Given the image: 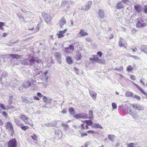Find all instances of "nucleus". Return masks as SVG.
Instances as JSON below:
<instances>
[{"instance_id": "1", "label": "nucleus", "mask_w": 147, "mask_h": 147, "mask_svg": "<svg viewBox=\"0 0 147 147\" xmlns=\"http://www.w3.org/2000/svg\"><path fill=\"white\" fill-rule=\"evenodd\" d=\"M33 82V80H32L24 81L22 85L20 87L19 90L22 92L24 91L23 88L25 89L28 88L31 86L32 82Z\"/></svg>"}, {"instance_id": "2", "label": "nucleus", "mask_w": 147, "mask_h": 147, "mask_svg": "<svg viewBox=\"0 0 147 147\" xmlns=\"http://www.w3.org/2000/svg\"><path fill=\"white\" fill-rule=\"evenodd\" d=\"M29 64L31 65H34L36 63H39L40 61L39 59L36 57L32 56L29 58Z\"/></svg>"}, {"instance_id": "3", "label": "nucleus", "mask_w": 147, "mask_h": 147, "mask_svg": "<svg viewBox=\"0 0 147 147\" xmlns=\"http://www.w3.org/2000/svg\"><path fill=\"white\" fill-rule=\"evenodd\" d=\"M54 55L57 63L59 64H61L62 53L61 52H56L54 53Z\"/></svg>"}, {"instance_id": "4", "label": "nucleus", "mask_w": 147, "mask_h": 147, "mask_svg": "<svg viewBox=\"0 0 147 147\" xmlns=\"http://www.w3.org/2000/svg\"><path fill=\"white\" fill-rule=\"evenodd\" d=\"M74 117L77 119L79 118L87 119L88 118V116L87 114L84 113L76 114V115H74Z\"/></svg>"}, {"instance_id": "5", "label": "nucleus", "mask_w": 147, "mask_h": 147, "mask_svg": "<svg viewBox=\"0 0 147 147\" xmlns=\"http://www.w3.org/2000/svg\"><path fill=\"white\" fill-rule=\"evenodd\" d=\"M7 147H17V142L15 138L10 140L8 143Z\"/></svg>"}, {"instance_id": "6", "label": "nucleus", "mask_w": 147, "mask_h": 147, "mask_svg": "<svg viewBox=\"0 0 147 147\" xmlns=\"http://www.w3.org/2000/svg\"><path fill=\"white\" fill-rule=\"evenodd\" d=\"M6 128L11 131V133L12 136L13 134L14 133V131L13 129V125L11 122H7L6 123Z\"/></svg>"}, {"instance_id": "7", "label": "nucleus", "mask_w": 147, "mask_h": 147, "mask_svg": "<svg viewBox=\"0 0 147 147\" xmlns=\"http://www.w3.org/2000/svg\"><path fill=\"white\" fill-rule=\"evenodd\" d=\"M119 45L120 47H124L126 48L127 47V43L126 41L124 40L123 39L121 38H120L119 42Z\"/></svg>"}, {"instance_id": "8", "label": "nucleus", "mask_w": 147, "mask_h": 147, "mask_svg": "<svg viewBox=\"0 0 147 147\" xmlns=\"http://www.w3.org/2000/svg\"><path fill=\"white\" fill-rule=\"evenodd\" d=\"M42 15L46 23H48L51 21V19L50 15L45 13H42Z\"/></svg>"}, {"instance_id": "9", "label": "nucleus", "mask_w": 147, "mask_h": 147, "mask_svg": "<svg viewBox=\"0 0 147 147\" xmlns=\"http://www.w3.org/2000/svg\"><path fill=\"white\" fill-rule=\"evenodd\" d=\"M19 117L23 121L25 122L26 123H28L30 126H33V124L32 123H30L29 122L26 121L29 119V118L27 116L24 115H21Z\"/></svg>"}, {"instance_id": "10", "label": "nucleus", "mask_w": 147, "mask_h": 147, "mask_svg": "<svg viewBox=\"0 0 147 147\" xmlns=\"http://www.w3.org/2000/svg\"><path fill=\"white\" fill-rule=\"evenodd\" d=\"M133 107L136 109L138 110H144V108L142 106L138 104H134L132 105Z\"/></svg>"}, {"instance_id": "11", "label": "nucleus", "mask_w": 147, "mask_h": 147, "mask_svg": "<svg viewBox=\"0 0 147 147\" xmlns=\"http://www.w3.org/2000/svg\"><path fill=\"white\" fill-rule=\"evenodd\" d=\"M134 9L138 13L141 12L142 9V7L139 5H137L134 6Z\"/></svg>"}, {"instance_id": "12", "label": "nucleus", "mask_w": 147, "mask_h": 147, "mask_svg": "<svg viewBox=\"0 0 147 147\" xmlns=\"http://www.w3.org/2000/svg\"><path fill=\"white\" fill-rule=\"evenodd\" d=\"M66 22L65 19L63 17L61 18L59 21V24L60 27L62 28V26L65 24Z\"/></svg>"}, {"instance_id": "13", "label": "nucleus", "mask_w": 147, "mask_h": 147, "mask_svg": "<svg viewBox=\"0 0 147 147\" xmlns=\"http://www.w3.org/2000/svg\"><path fill=\"white\" fill-rule=\"evenodd\" d=\"M69 2L68 1H64L62 2L61 3V5L62 6H67V9L68 10L69 8Z\"/></svg>"}, {"instance_id": "14", "label": "nucleus", "mask_w": 147, "mask_h": 147, "mask_svg": "<svg viewBox=\"0 0 147 147\" xmlns=\"http://www.w3.org/2000/svg\"><path fill=\"white\" fill-rule=\"evenodd\" d=\"M146 23H141L140 22H138L136 24V26L138 28H141L142 27H144L146 25Z\"/></svg>"}, {"instance_id": "15", "label": "nucleus", "mask_w": 147, "mask_h": 147, "mask_svg": "<svg viewBox=\"0 0 147 147\" xmlns=\"http://www.w3.org/2000/svg\"><path fill=\"white\" fill-rule=\"evenodd\" d=\"M98 14L100 18H103L105 15L104 11L102 10H100L98 12Z\"/></svg>"}, {"instance_id": "16", "label": "nucleus", "mask_w": 147, "mask_h": 147, "mask_svg": "<svg viewBox=\"0 0 147 147\" xmlns=\"http://www.w3.org/2000/svg\"><path fill=\"white\" fill-rule=\"evenodd\" d=\"M92 4V2L91 1H88L86 3V5L85 6V11L88 10Z\"/></svg>"}, {"instance_id": "17", "label": "nucleus", "mask_w": 147, "mask_h": 147, "mask_svg": "<svg viewBox=\"0 0 147 147\" xmlns=\"http://www.w3.org/2000/svg\"><path fill=\"white\" fill-rule=\"evenodd\" d=\"M66 61L68 64H71L73 63V60L72 58L69 56H67L66 57Z\"/></svg>"}, {"instance_id": "18", "label": "nucleus", "mask_w": 147, "mask_h": 147, "mask_svg": "<svg viewBox=\"0 0 147 147\" xmlns=\"http://www.w3.org/2000/svg\"><path fill=\"white\" fill-rule=\"evenodd\" d=\"M124 7V5L122 2L117 3L116 5V7L117 9L123 8Z\"/></svg>"}, {"instance_id": "19", "label": "nucleus", "mask_w": 147, "mask_h": 147, "mask_svg": "<svg viewBox=\"0 0 147 147\" xmlns=\"http://www.w3.org/2000/svg\"><path fill=\"white\" fill-rule=\"evenodd\" d=\"M89 93L91 97L93 99H96V93L92 90L89 91Z\"/></svg>"}, {"instance_id": "20", "label": "nucleus", "mask_w": 147, "mask_h": 147, "mask_svg": "<svg viewBox=\"0 0 147 147\" xmlns=\"http://www.w3.org/2000/svg\"><path fill=\"white\" fill-rule=\"evenodd\" d=\"M8 56L10 57H11L12 58L15 59H18L20 58V55H18L16 54H9L8 55Z\"/></svg>"}, {"instance_id": "21", "label": "nucleus", "mask_w": 147, "mask_h": 147, "mask_svg": "<svg viewBox=\"0 0 147 147\" xmlns=\"http://www.w3.org/2000/svg\"><path fill=\"white\" fill-rule=\"evenodd\" d=\"M76 44L75 43H74L72 45H70L69 47H66L65 48V51L66 52H67L68 51V50L69 49L73 50L74 49V46H75V45Z\"/></svg>"}, {"instance_id": "22", "label": "nucleus", "mask_w": 147, "mask_h": 147, "mask_svg": "<svg viewBox=\"0 0 147 147\" xmlns=\"http://www.w3.org/2000/svg\"><path fill=\"white\" fill-rule=\"evenodd\" d=\"M92 127L96 128H102V127L99 123H94L92 125Z\"/></svg>"}, {"instance_id": "23", "label": "nucleus", "mask_w": 147, "mask_h": 147, "mask_svg": "<svg viewBox=\"0 0 147 147\" xmlns=\"http://www.w3.org/2000/svg\"><path fill=\"white\" fill-rule=\"evenodd\" d=\"M141 50L147 54V46H142L141 48Z\"/></svg>"}, {"instance_id": "24", "label": "nucleus", "mask_w": 147, "mask_h": 147, "mask_svg": "<svg viewBox=\"0 0 147 147\" xmlns=\"http://www.w3.org/2000/svg\"><path fill=\"white\" fill-rule=\"evenodd\" d=\"M55 135L58 136H60V138L61 139L62 137V132L59 129H57L56 131L55 132Z\"/></svg>"}, {"instance_id": "25", "label": "nucleus", "mask_w": 147, "mask_h": 147, "mask_svg": "<svg viewBox=\"0 0 147 147\" xmlns=\"http://www.w3.org/2000/svg\"><path fill=\"white\" fill-rule=\"evenodd\" d=\"M64 129L66 133L68 134H69V132H71V130H72L69 128V126L68 125L66 127L64 128Z\"/></svg>"}, {"instance_id": "26", "label": "nucleus", "mask_w": 147, "mask_h": 147, "mask_svg": "<svg viewBox=\"0 0 147 147\" xmlns=\"http://www.w3.org/2000/svg\"><path fill=\"white\" fill-rule=\"evenodd\" d=\"M125 96L126 97H133V94L130 91H127L125 94Z\"/></svg>"}, {"instance_id": "27", "label": "nucleus", "mask_w": 147, "mask_h": 147, "mask_svg": "<svg viewBox=\"0 0 147 147\" xmlns=\"http://www.w3.org/2000/svg\"><path fill=\"white\" fill-rule=\"evenodd\" d=\"M14 121L16 124L19 127L21 126V125H23V124L21 123L20 121L18 119H14Z\"/></svg>"}, {"instance_id": "28", "label": "nucleus", "mask_w": 147, "mask_h": 147, "mask_svg": "<svg viewBox=\"0 0 147 147\" xmlns=\"http://www.w3.org/2000/svg\"><path fill=\"white\" fill-rule=\"evenodd\" d=\"M79 34L82 36H84L87 35L88 34L87 32H85L84 30L81 29L79 33Z\"/></svg>"}, {"instance_id": "29", "label": "nucleus", "mask_w": 147, "mask_h": 147, "mask_svg": "<svg viewBox=\"0 0 147 147\" xmlns=\"http://www.w3.org/2000/svg\"><path fill=\"white\" fill-rule=\"evenodd\" d=\"M123 67L122 66H121L119 67H118L117 68H115L114 69H113V71H118L119 72H120L121 71H122L123 70Z\"/></svg>"}, {"instance_id": "30", "label": "nucleus", "mask_w": 147, "mask_h": 147, "mask_svg": "<svg viewBox=\"0 0 147 147\" xmlns=\"http://www.w3.org/2000/svg\"><path fill=\"white\" fill-rule=\"evenodd\" d=\"M108 137L110 140L113 142L115 140V136L113 135L110 134L108 135Z\"/></svg>"}, {"instance_id": "31", "label": "nucleus", "mask_w": 147, "mask_h": 147, "mask_svg": "<svg viewBox=\"0 0 147 147\" xmlns=\"http://www.w3.org/2000/svg\"><path fill=\"white\" fill-rule=\"evenodd\" d=\"M129 114L130 115L132 116L133 118L135 119H137L138 118V117L136 113H129Z\"/></svg>"}, {"instance_id": "32", "label": "nucleus", "mask_w": 147, "mask_h": 147, "mask_svg": "<svg viewBox=\"0 0 147 147\" xmlns=\"http://www.w3.org/2000/svg\"><path fill=\"white\" fill-rule=\"evenodd\" d=\"M88 114L89 116L88 118H89L90 119H92L94 117L92 111L90 110L89 111Z\"/></svg>"}, {"instance_id": "33", "label": "nucleus", "mask_w": 147, "mask_h": 147, "mask_svg": "<svg viewBox=\"0 0 147 147\" xmlns=\"http://www.w3.org/2000/svg\"><path fill=\"white\" fill-rule=\"evenodd\" d=\"M76 59L78 61L80 60L81 57V53L79 52L76 53Z\"/></svg>"}, {"instance_id": "34", "label": "nucleus", "mask_w": 147, "mask_h": 147, "mask_svg": "<svg viewBox=\"0 0 147 147\" xmlns=\"http://www.w3.org/2000/svg\"><path fill=\"white\" fill-rule=\"evenodd\" d=\"M69 111L70 114L73 116H74V115H74V109L73 108L71 107L69 108Z\"/></svg>"}, {"instance_id": "35", "label": "nucleus", "mask_w": 147, "mask_h": 147, "mask_svg": "<svg viewBox=\"0 0 147 147\" xmlns=\"http://www.w3.org/2000/svg\"><path fill=\"white\" fill-rule=\"evenodd\" d=\"M85 122L86 124L87 125L89 126L91 125L93 123L92 121L90 120H87L85 121Z\"/></svg>"}, {"instance_id": "36", "label": "nucleus", "mask_w": 147, "mask_h": 147, "mask_svg": "<svg viewBox=\"0 0 147 147\" xmlns=\"http://www.w3.org/2000/svg\"><path fill=\"white\" fill-rule=\"evenodd\" d=\"M133 69L132 66L131 65H129L127 66V71L128 72H130Z\"/></svg>"}, {"instance_id": "37", "label": "nucleus", "mask_w": 147, "mask_h": 147, "mask_svg": "<svg viewBox=\"0 0 147 147\" xmlns=\"http://www.w3.org/2000/svg\"><path fill=\"white\" fill-rule=\"evenodd\" d=\"M97 63L101 64H105V61L104 59H99Z\"/></svg>"}, {"instance_id": "38", "label": "nucleus", "mask_w": 147, "mask_h": 147, "mask_svg": "<svg viewBox=\"0 0 147 147\" xmlns=\"http://www.w3.org/2000/svg\"><path fill=\"white\" fill-rule=\"evenodd\" d=\"M58 38H61L64 36V35L59 32L58 34H57Z\"/></svg>"}, {"instance_id": "39", "label": "nucleus", "mask_w": 147, "mask_h": 147, "mask_svg": "<svg viewBox=\"0 0 147 147\" xmlns=\"http://www.w3.org/2000/svg\"><path fill=\"white\" fill-rule=\"evenodd\" d=\"M8 76V74L6 72H3L1 76V77L3 78H6Z\"/></svg>"}, {"instance_id": "40", "label": "nucleus", "mask_w": 147, "mask_h": 147, "mask_svg": "<svg viewBox=\"0 0 147 147\" xmlns=\"http://www.w3.org/2000/svg\"><path fill=\"white\" fill-rule=\"evenodd\" d=\"M13 98L12 96H10L9 97V104L10 105L12 103V99Z\"/></svg>"}, {"instance_id": "41", "label": "nucleus", "mask_w": 147, "mask_h": 147, "mask_svg": "<svg viewBox=\"0 0 147 147\" xmlns=\"http://www.w3.org/2000/svg\"><path fill=\"white\" fill-rule=\"evenodd\" d=\"M21 63L22 64L24 65H28V63L26 59H25L24 60L22 61V63Z\"/></svg>"}, {"instance_id": "42", "label": "nucleus", "mask_w": 147, "mask_h": 147, "mask_svg": "<svg viewBox=\"0 0 147 147\" xmlns=\"http://www.w3.org/2000/svg\"><path fill=\"white\" fill-rule=\"evenodd\" d=\"M20 127L22 130H26L28 128V126H23L22 125H21V126Z\"/></svg>"}, {"instance_id": "43", "label": "nucleus", "mask_w": 147, "mask_h": 147, "mask_svg": "<svg viewBox=\"0 0 147 147\" xmlns=\"http://www.w3.org/2000/svg\"><path fill=\"white\" fill-rule=\"evenodd\" d=\"M132 98H134L138 100H140L141 99L140 97L136 95H133Z\"/></svg>"}, {"instance_id": "44", "label": "nucleus", "mask_w": 147, "mask_h": 147, "mask_svg": "<svg viewBox=\"0 0 147 147\" xmlns=\"http://www.w3.org/2000/svg\"><path fill=\"white\" fill-rule=\"evenodd\" d=\"M112 107L113 109H115L117 108V106L116 104L114 102L112 103Z\"/></svg>"}, {"instance_id": "45", "label": "nucleus", "mask_w": 147, "mask_h": 147, "mask_svg": "<svg viewBox=\"0 0 147 147\" xmlns=\"http://www.w3.org/2000/svg\"><path fill=\"white\" fill-rule=\"evenodd\" d=\"M141 92H142L143 94H144V95H147V93L144 92V90L142 89L141 88L139 90Z\"/></svg>"}, {"instance_id": "46", "label": "nucleus", "mask_w": 147, "mask_h": 147, "mask_svg": "<svg viewBox=\"0 0 147 147\" xmlns=\"http://www.w3.org/2000/svg\"><path fill=\"white\" fill-rule=\"evenodd\" d=\"M129 55H130V56L131 57H133V58H134V59H137V60H139L140 59L139 57L136 56L132 55H131L130 54H129Z\"/></svg>"}, {"instance_id": "47", "label": "nucleus", "mask_w": 147, "mask_h": 147, "mask_svg": "<svg viewBox=\"0 0 147 147\" xmlns=\"http://www.w3.org/2000/svg\"><path fill=\"white\" fill-rule=\"evenodd\" d=\"M134 143H130L127 145V147H134Z\"/></svg>"}, {"instance_id": "48", "label": "nucleus", "mask_w": 147, "mask_h": 147, "mask_svg": "<svg viewBox=\"0 0 147 147\" xmlns=\"http://www.w3.org/2000/svg\"><path fill=\"white\" fill-rule=\"evenodd\" d=\"M99 59L97 56L95 57L94 58H93L92 59H93V61H96L97 62H98Z\"/></svg>"}, {"instance_id": "49", "label": "nucleus", "mask_w": 147, "mask_h": 147, "mask_svg": "<svg viewBox=\"0 0 147 147\" xmlns=\"http://www.w3.org/2000/svg\"><path fill=\"white\" fill-rule=\"evenodd\" d=\"M2 114L6 118L8 117V115L5 111H3L2 113Z\"/></svg>"}, {"instance_id": "50", "label": "nucleus", "mask_w": 147, "mask_h": 147, "mask_svg": "<svg viewBox=\"0 0 147 147\" xmlns=\"http://www.w3.org/2000/svg\"><path fill=\"white\" fill-rule=\"evenodd\" d=\"M0 107L2 109L4 110H5L6 108L4 106V105L3 104H0Z\"/></svg>"}, {"instance_id": "51", "label": "nucleus", "mask_w": 147, "mask_h": 147, "mask_svg": "<svg viewBox=\"0 0 147 147\" xmlns=\"http://www.w3.org/2000/svg\"><path fill=\"white\" fill-rule=\"evenodd\" d=\"M48 100V98L47 97L45 96H44L43 97V101L45 102H46V101H47Z\"/></svg>"}, {"instance_id": "52", "label": "nucleus", "mask_w": 147, "mask_h": 147, "mask_svg": "<svg viewBox=\"0 0 147 147\" xmlns=\"http://www.w3.org/2000/svg\"><path fill=\"white\" fill-rule=\"evenodd\" d=\"M17 15H18V17L19 18L20 20H21L22 21H23L24 20V18L22 16H21L18 15V14H17Z\"/></svg>"}, {"instance_id": "53", "label": "nucleus", "mask_w": 147, "mask_h": 147, "mask_svg": "<svg viewBox=\"0 0 147 147\" xmlns=\"http://www.w3.org/2000/svg\"><path fill=\"white\" fill-rule=\"evenodd\" d=\"M31 137L33 140H36L37 137L34 134V136H31Z\"/></svg>"}, {"instance_id": "54", "label": "nucleus", "mask_w": 147, "mask_h": 147, "mask_svg": "<svg viewBox=\"0 0 147 147\" xmlns=\"http://www.w3.org/2000/svg\"><path fill=\"white\" fill-rule=\"evenodd\" d=\"M67 31V29H65L63 31H60L59 32H61V33H62V34H63L65 33V32H66Z\"/></svg>"}, {"instance_id": "55", "label": "nucleus", "mask_w": 147, "mask_h": 147, "mask_svg": "<svg viewBox=\"0 0 147 147\" xmlns=\"http://www.w3.org/2000/svg\"><path fill=\"white\" fill-rule=\"evenodd\" d=\"M144 11L146 13H147V5L145 6L144 7Z\"/></svg>"}, {"instance_id": "56", "label": "nucleus", "mask_w": 147, "mask_h": 147, "mask_svg": "<svg viewBox=\"0 0 147 147\" xmlns=\"http://www.w3.org/2000/svg\"><path fill=\"white\" fill-rule=\"evenodd\" d=\"M97 54L100 57H101L102 55V53L101 51H99L97 53Z\"/></svg>"}, {"instance_id": "57", "label": "nucleus", "mask_w": 147, "mask_h": 147, "mask_svg": "<svg viewBox=\"0 0 147 147\" xmlns=\"http://www.w3.org/2000/svg\"><path fill=\"white\" fill-rule=\"evenodd\" d=\"M61 125L64 128H65V127H66V126L68 125V124H67L66 123H62L61 124Z\"/></svg>"}, {"instance_id": "58", "label": "nucleus", "mask_w": 147, "mask_h": 147, "mask_svg": "<svg viewBox=\"0 0 147 147\" xmlns=\"http://www.w3.org/2000/svg\"><path fill=\"white\" fill-rule=\"evenodd\" d=\"M61 125L64 128H65V127H66V126L68 125V124H67L66 123H62L61 124Z\"/></svg>"}, {"instance_id": "59", "label": "nucleus", "mask_w": 147, "mask_h": 147, "mask_svg": "<svg viewBox=\"0 0 147 147\" xmlns=\"http://www.w3.org/2000/svg\"><path fill=\"white\" fill-rule=\"evenodd\" d=\"M86 132L88 133H90L92 134L95 133V132L92 130H89L87 131Z\"/></svg>"}, {"instance_id": "60", "label": "nucleus", "mask_w": 147, "mask_h": 147, "mask_svg": "<svg viewBox=\"0 0 147 147\" xmlns=\"http://www.w3.org/2000/svg\"><path fill=\"white\" fill-rule=\"evenodd\" d=\"M33 98L35 100H40L39 98L36 96H34Z\"/></svg>"}, {"instance_id": "61", "label": "nucleus", "mask_w": 147, "mask_h": 147, "mask_svg": "<svg viewBox=\"0 0 147 147\" xmlns=\"http://www.w3.org/2000/svg\"><path fill=\"white\" fill-rule=\"evenodd\" d=\"M81 137H83L84 136H86L87 135V134L86 133H84L81 132Z\"/></svg>"}, {"instance_id": "62", "label": "nucleus", "mask_w": 147, "mask_h": 147, "mask_svg": "<svg viewBox=\"0 0 147 147\" xmlns=\"http://www.w3.org/2000/svg\"><path fill=\"white\" fill-rule=\"evenodd\" d=\"M130 77L131 79L133 80H134L136 79L135 76L133 75H131Z\"/></svg>"}, {"instance_id": "63", "label": "nucleus", "mask_w": 147, "mask_h": 147, "mask_svg": "<svg viewBox=\"0 0 147 147\" xmlns=\"http://www.w3.org/2000/svg\"><path fill=\"white\" fill-rule=\"evenodd\" d=\"M37 95L39 97H41L43 96V95H42L41 93H40V92H38L37 93Z\"/></svg>"}, {"instance_id": "64", "label": "nucleus", "mask_w": 147, "mask_h": 147, "mask_svg": "<svg viewBox=\"0 0 147 147\" xmlns=\"http://www.w3.org/2000/svg\"><path fill=\"white\" fill-rule=\"evenodd\" d=\"M45 125L47 127H51L52 126H53V125H52L50 123H46L45 124Z\"/></svg>"}]
</instances>
